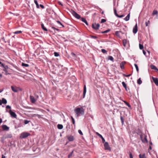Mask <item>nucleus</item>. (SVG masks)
Masks as SVG:
<instances>
[{
    "label": "nucleus",
    "mask_w": 158,
    "mask_h": 158,
    "mask_svg": "<svg viewBox=\"0 0 158 158\" xmlns=\"http://www.w3.org/2000/svg\"><path fill=\"white\" fill-rule=\"evenodd\" d=\"M122 84L123 86V87L125 88L126 90V91H127V85H126V83H125V82L124 81L122 82Z\"/></svg>",
    "instance_id": "nucleus-22"
},
{
    "label": "nucleus",
    "mask_w": 158,
    "mask_h": 158,
    "mask_svg": "<svg viewBox=\"0 0 158 158\" xmlns=\"http://www.w3.org/2000/svg\"><path fill=\"white\" fill-rule=\"evenodd\" d=\"M106 21V20L104 19H102L101 20V23H103Z\"/></svg>",
    "instance_id": "nucleus-47"
},
{
    "label": "nucleus",
    "mask_w": 158,
    "mask_h": 158,
    "mask_svg": "<svg viewBox=\"0 0 158 158\" xmlns=\"http://www.w3.org/2000/svg\"><path fill=\"white\" fill-rule=\"evenodd\" d=\"M41 26L43 29L44 31H47L48 30L44 26L43 24H41Z\"/></svg>",
    "instance_id": "nucleus-26"
},
{
    "label": "nucleus",
    "mask_w": 158,
    "mask_h": 158,
    "mask_svg": "<svg viewBox=\"0 0 158 158\" xmlns=\"http://www.w3.org/2000/svg\"><path fill=\"white\" fill-rule=\"evenodd\" d=\"M2 127L4 131H8L9 129V127L5 125H2Z\"/></svg>",
    "instance_id": "nucleus-11"
},
{
    "label": "nucleus",
    "mask_w": 158,
    "mask_h": 158,
    "mask_svg": "<svg viewBox=\"0 0 158 158\" xmlns=\"http://www.w3.org/2000/svg\"><path fill=\"white\" fill-rule=\"evenodd\" d=\"M1 64V66L2 67H3L4 68L5 67H7V66H5L4 64H3V63H2Z\"/></svg>",
    "instance_id": "nucleus-50"
},
{
    "label": "nucleus",
    "mask_w": 158,
    "mask_h": 158,
    "mask_svg": "<svg viewBox=\"0 0 158 158\" xmlns=\"http://www.w3.org/2000/svg\"><path fill=\"white\" fill-rule=\"evenodd\" d=\"M40 6L42 9H44V6L43 5H42V4H40Z\"/></svg>",
    "instance_id": "nucleus-58"
},
{
    "label": "nucleus",
    "mask_w": 158,
    "mask_h": 158,
    "mask_svg": "<svg viewBox=\"0 0 158 158\" xmlns=\"http://www.w3.org/2000/svg\"><path fill=\"white\" fill-rule=\"evenodd\" d=\"M100 27V25L99 23H93L92 25V27L95 30H98V29Z\"/></svg>",
    "instance_id": "nucleus-5"
},
{
    "label": "nucleus",
    "mask_w": 158,
    "mask_h": 158,
    "mask_svg": "<svg viewBox=\"0 0 158 158\" xmlns=\"http://www.w3.org/2000/svg\"><path fill=\"white\" fill-rule=\"evenodd\" d=\"M129 156L130 158H133L132 154L130 152H129Z\"/></svg>",
    "instance_id": "nucleus-48"
},
{
    "label": "nucleus",
    "mask_w": 158,
    "mask_h": 158,
    "mask_svg": "<svg viewBox=\"0 0 158 158\" xmlns=\"http://www.w3.org/2000/svg\"><path fill=\"white\" fill-rule=\"evenodd\" d=\"M124 102L125 103H126V104L127 105V106H129V107H130V105H129V104L128 103H127V102H126V101H124Z\"/></svg>",
    "instance_id": "nucleus-53"
},
{
    "label": "nucleus",
    "mask_w": 158,
    "mask_h": 158,
    "mask_svg": "<svg viewBox=\"0 0 158 158\" xmlns=\"http://www.w3.org/2000/svg\"><path fill=\"white\" fill-rule=\"evenodd\" d=\"M120 68H121V69H124V64H123V63H122L120 64Z\"/></svg>",
    "instance_id": "nucleus-39"
},
{
    "label": "nucleus",
    "mask_w": 158,
    "mask_h": 158,
    "mask_svg": "<svg viewBox=\"0 0 158 158\" xmlns=\"http://www.w3.org/2000/svg\"><path fill=\"white\" fill-rule=\"evenodd\" d=\"M86 92V85H85L83 89V98H84Z\"/></svg>",
    "instance_id": "nucleus-15"
},
{
    "label": "nucleus",
    "mask_w": 158,
    "mask_h": 158,
    "mask_svg": "<svg viewBox=\"0 0 158 158\" xmlns=\"http://www.w3.org/2000/svg\"><path fill=\"white\" fill-rule=\"evenodd\" d=\"M54 56L56 57L58 56H59V54L58 53L56 52H54Z\"/></svg>",
    "instance_id": "nucleus-42"
},
{
    "label": "nucleus",
    "mask_w": 158,
    "mask_h": 158,
    "mask_svg": "<svg viewBox=\"0 0 158 158\" xmlns=\"http://www.w3.org/2000/svg\"><path fill=\"white\" fill-rule=\"evenodd\" d=\"M150 24V21L148 20L145 22V25L146 26H148Z\"/></svg>",
    "instance_id": "nucleus-40"
},
{
    "label": "nucleus",
    "mask_w": 158,
    "mask_h": 158,
    "mask_svg": "<svg viewBox=\"0 0 158 158\" xmlns=\"http://www.w3.org/2000/svg\"><path fill=\"white\" fill-rule=\"evenodd\" d=\"M143 54L145 55L146 53V52L145 51H144L143 50Z\"/></svg>",
    "instance_id": "nucleus-62"
},
{
    "label": "nucleus",
    "mask_w": 158,
    "mask_h": 158,
    "mask_svg": "<svg viewBox=\"0 0 158 158\" xmlns=\"http://www.w3.org/2000/svg\"><path fill=\"white\" fill-rule=\"evenodd\" d=\"M30 99L32 103H35L36 101V100L35 99L34 97L32 96H30Z\"/></svg>",
    "instance_id": "nucleus-13"
},
{
    "label": "nucleus",
    "mask_w": 158,
    "mask_h": 158,
    "mask_svg": "<svg viewBox=\"0 0 158 158\" xmlns=\"http://www.w3.org/2000/svg\"><path fill=\"white\" fill-rule=\"evenodd\" d=\"M22 31H15V32H14V33L15 34H19V33H22Z\"/></svg>",
    "instance_id": "nucleus-36"
},
{
    "label": "nucleus",
    "mask_w": 158,
    "mask_h": 158,
    "mask_svg": "<svg viewBox=\"0 0 158 158\" xmlns=\"http://www.w3.org/2000/svg\"><path fill=\"white\" fill-rule=\"evenodd\" d=\"M140 138L142 141L143 143H147L148 140L147 138V136L144 134H141L140 135Z\"/></svg>",
    "instance_id": "nucleus-2"
},
{
    "label": "nucleus",
    "mask_w": 158,
    "mask_h": 158,
    "mask_svg": "<svg viewBox=\"0 0 158 158\" xmlns=\"http://www.w3.org/2000/svg\"><path fill=\"white\" fill-rule=\"evenodd\" d=\"M6 137V139L10 138L12 137V135L11 134L7 133L4 135Z\"/></svg>",
    "instance_id": "nucleus-16"
},
{
    "label": "nucleus",
    "mask_w": 158,
    "mask_h": 158,
    "mask_svg": "<svg viewBox=\"0 0 158 158\" xmlns=\"http://www.w3.org/2000/svg\"><path fill=\"white\" fill-rule=\"evenodd\" d=\"M139 158H146L144 154L142 155L140 154L139 155Z\"/></svg>",
    "instance_id": "nucleus-33"
},
{
    "label": "nucleus",
    "mask_w": 158,
    "mask_h": 158,
    "mask_svg": "<svg viewBox=\"0 0 158 158\" xmlns=\"http://www.w3.org/2000/svg\"><path fill=\"white\" fill-rule=\"evenodd\" d=\"M6 109H10L11 107L9 105H7L6 106Z\"/></svg>",
    "instance_id": "nucleus-56"
},
{
    "label": "nucleus",
    "mask_w": 158,
    "mask_h": 158,
    "mask_svg": "<svg viewBox=\"0 0 158 158\" xmlns=\"http://www.w3.org/2000/svg\"><path fill=\"white\" fill-rule=\"evenodd\" d=\"M57 127L59 129H61L63 128V126L62 124H58L57 125Z\"/></svg>",
    "instance_id": "nucleus-24"
},
{
    "label": "nucleus",
    "mask_w": 158,
    "mask_h": 158,
    "mask_svg": "<svg viewBox=\"0 0 158 158\" xmlns=\"http://www.w3.org/2000/svg\"><path fill=\"white\" fill-rule=\"evenodd\" d=\"M96 134H97V135H98L100 138H101L102 139V142L103 143L104 142H105V139L103 138L101 134H99L98 132H96Z\"/></svg>",
    "instance_id": "nucleus-17"
},
{
    "label": "nucleus",
    "mask_w": 158,
    "mask_h": 158,
    "mask_svg": "<svg viewBox=\"0 0 158 158\" xmlns=\"http://www.w3.org/2000/svg\"><path fill=\"white\" fill-rule=\"evenodd\" d=\"M138 31L137 24L136 23L133 28V32L134 34H136Z\"/></svg>",
    "instance_id": "nucleus-9"
},
{
    "label": "nucleus",
    "mask_w": 158,
    "mask_h": 158,
    "mask_svg": "<svg viewBox=\"0 0 158 158\" xmlns=\"http://www.w3.org/2000/svg\"><path fill=\"white\" fill-rule=\"evenodd\" d=\"M108 59L109 60H110L112 61H114V58H113V57L111 56H109L108 57Z\"/></svg>",
    "instance_id": "nucleus-28"
},
{
    "label": "nucleus",
    "mask_w": 158,
    "mask_h": 158,
    "mask_svg": "<svg viewBox=\"0 0 158 158\" xmlns=\"http://www.w3.org/2000/svg\"><path fill=\"white\" fill-rule=\"evenodd\" d=\"M52 28L53 29H54V30H57V31H59V29H57V28H55V27H52Z\"/></svg>",
    "instance_id": "nucleus-60"
},
{
    "label": "nucleus",
    "mask_w": 158,
    "mask_h": 158,
    "mask_svg": "<svg viewBox=\"0 0 158 158\" xmlns=\"http://www.w3.org/2000/svg\"><path fill=\"white\" fill-rule=\"evenodd\" d=\"M130 13H129L127 16L124 19L126 21H128L130 18Z\"/></svg>",
    "instance_id": "nucleus-21"
},
{
    "label": "nucleus",
    "mask_w": 158,
    "mask_h": 158,
    "mask_svg": "<svg viewBox=\"0 0 158 158\" xmlns=\"http://www.w3.org/2000/svg\"><path fill=\"white\" fill-rule=\"evenodd\" d=\"M91 37L93 38H94V39H96V38H97V36H91Z\"/></svg>",
    "instance_id": "nucleus-59"
},
{
    "label": "nucleus",
    "mask_w": 158,
    "mask_h": 158,
    "mask_svg": "<svg viewBox=\"0 0 158 158\" xmlns=\"http://www.w3.org/2000/svg\"><path fill=\"white\" fill-rule=\"evenodd\" d=\"M121 32L120 31H116L115 32V35H116L118 36V37H119L120 38V35H119V33Z\"/></svg>",
    "instance_id": "nucleus-27"
},
{
    "label": "nucleus",
    "mask_w": 158,
    "mask_h": 158,
    "mask_svg": "<svg viewBox=\"0 0 158 158\" xmlns=\"http://www.w3.org/2000/svg\"><path fill=\"white\" fill-rule=\"evenodd\" d=\"M157 13H158V12L157 10H154L152 14L153 15H155L157 14Z\"/></svg>",
    "instance_id": "nucleus-38"
},
{
    "label": "nucleus",
    "mask_w": 158,
    "mask_h": 158,
    "mask_svg": "<svg viewBox=\"0 0 158 158\" xmlns=\"http://www.w3.org/2000/svg\"><path fill=\"white\" fill-rule=\"evenodd\" d=\"M78 132L81 135H83V133L80 130H78Z\"/></svg>",
    "instance_id": "nucleus-49"
},
{
    "label": "nucleus",
    "mask_w": 158,
    "mask_h": 158,
    "mask_svg": "<svg viewBox=\"0 0 158 158\" xmlns=\"http://www.w3.org/2000/svg\"><path fill=\"white\" fill-rule=\"evenodd\" d=\"M17 87L16 86H11V87L12 90L15 92H18V90L17 89Z\"/></svg>",
    "instance_id": "nucleus-12"
},
{
    "label": "nucleus",
    "mask_w": 158,
    "mask_h": 158,
    "mask_svg": "<svg viewBox=\"0 0 158 158\" xmlns=\"http://www.w3.org/2000/svg\"><path fill=\"white\" fill-rule=\"evenodd\" d=\"M139 48L140 49H142L143 48V45L141 44H139Z\"/></svg>",
    "instance_id": "nucleus-37"
},
{
    "label": "nucleus",
    "mask_w": 158,
    "mask_h": 158,
    "mask_svg": "<svg viewBox=\"0 0 158 158\" xmlns=\"http://www.w3.org/2000/svg\"><path fill=\"white\" fill-rule=\"evenodd\" d=\"M30 135V134L28 132H23L21 134L20 137L22 139H24Z\"/></svg>",
    "instance_id": "nucleus-3"
},
{
    "label": "nucleus",
    "mask_w": 158,
    "mask_h": 158,
    "mask_svg": "<svg viewBox=\"0 0 158 158\" xmlns=\"http://www.w3.org/2000/svg\"><path fill=\"white\" fill-rule=\"evenodd\" d=\"M73 151H72L71 152V153L69 154L68 155V157L69 158L70 156H72V153H73Z\"/></svg>",
    "instance_id": "nucleus-52"
},
{
    "label": "nucleus",
    "mask_w": 158,
    "mask_h": 158,
    "mask_svg": "<svg viewBox=\"0 0 158 158\" xmlns=\"http://www.w3.org/2000/svg\"><path fill=\"white\" fill-rule=\"evenodd\" d=\"M120 119L121 121V123H122V124L123 125L124 123V119L123 117L122 116L120 117Z\"/></svg>",
    "instance_id": "nucleus-34"
},
{
    "label": "nucleus",
    "mask_w": 158,
    "mask_h": 158,
    "mask_svg": "<svg viewBox=\"0 0 158 158\" xmlns=\"http://www.w3.org/2000/svg\"><path fill=\"white\" fill-rule=\"evenodd\" d=\"M114 13L115 15L117 17V16H118V15L117 13V10H116V9L115 8H114Z\"/></svg>",
    "instance_id": "nucleus-32"
},
{
    "label": "nucleus",
    "mask_w": 158,
    "mask_h": 158,
    "mask_svg": "<svg viewBox=\"0 0 158 158\" xmlns=\"http://www.w3.org/2000/svg\"><path fill=\"white\" fill-rule=\"evenodd\" d=\"M137 82V83L139 84H141L142 83V81L141 80L140 78L138 80Z\"/></svg>",
    "instance_id": "nucleus-31"
},
{
    "label": "nucleus",
    "mask_w": 158,
    "mask_h": 158,
    "mask_svg": "<svg viewBox=\"0 0 158 158\" xmlns=\"http://www.w3.org/2000/svg\"><path fill=\"white\" fill-rule=\"evenodd\" d=\"M58 4H59V5H60L62 6H63V4L61 3V2H58Z\"/></svg>",
    "instance_id": "nucleus-63"
},
{
    "label": "nucleus",
    "mask_w": 158,
    "mask_h": 158,
    "mask_svg": "<svg viewBox=\"0 0 158 158\" xmlns=\"http://www.w3.org/2000/svg\"><path fill=\"white\" fill-rule=\"evenodd\" d=\"M34 3L36 5L37 8H39V6L37 0H34Z\"/></svg>",
    "instance_id": "nucleus-25"
},
{
    "label": "nucleus",
    "mask_w": 158,
    "mask_h": 158,
    "mask_svg": "<svg viewBox=\"0 0 158 158\" xmlns=\"http://www.w3.org/2000/svg\"><path fill=\"white\" fill-rule=\"evenodd\" d=\"M6 139V138L5 135H3L2 137L0 138L1 142L2 143H4L5 139Z\"/></svg>",
    "instance_id": "nucleus-14"
},
{
    "label": "nucleus",
    "mask_w": 158,
    "mask_h": 158,
    "mask_svg": "<svg viewBox=\"0 0 158 158\" xmlns=\"http://www.w3.org/2000/svg\"><path fill=\"white\" fill-rule=\"evenodd\" d=\"M110 31V29H108V30H106V31H104L102 32L101 33H108Z\"/></svg>",
    "instance_id": "nucleus-35"
},
{
    "label": "nucleus",
    "mask_w": 158,
    "mask_h": 158,
    "mask_svg": "<svg viewBox=\"0 0 158 158\" xmlns=\"http://www.w3.org/2000/svg\"><path fill=\"white\" fill-rule=\"evenodd\" d=\"M30 122V121H28L27 120H24V123L25 124H27V123H28Z\"/></svg>",
    "instance_id": "nucleus-46"
},
{
    "label": "nucleus",
    "mask_w": 158,
    "mask_h": 158,
    "mask_svg": "<svg viewBox=\"0 0 158 158\" xmlns=\"http://www.w3.org/2000/svg\"><path fill=\"white\" fill-rule=\"evenodd\" d=\"M2 158H6V157L3 155H2Z\"/></svg>",
    "instance_id": "nucleus-64"
},
{
    "label": "nucleus",
    "mask_w": 158,
    "mask_h": 158,
    "mask_svg": "<svg viewBox=\"0 0 158 158\" xmlns=\"http://www.w3.org/2000/svg\"><path fill=\"white\" fill-rule=\"evenodd\" d=\"M124 16V15H118L117 17L120 18H121L123 17Z\"/></svg>",
    "instance_id": "nucleus-54"
},
{
    "label": "nucleus",
    "mask_w": 158,
    "mask_h": 158,
    "mask_svg": "<svg viewBox=\"0 0 158 158\" xmlns=\"http://www.w3.org/2000/svg\"><path fill=\"white\" fill-rule=\"evenodd\" d=\"M81 20L82 22H84L86 25H88V23L87 21L85 19V18H81Z\"/></svg>",
    "instance_id": "nucleus-20"
},
{
    "label": "nucleus",
    "mask_w": 158,
    "mask_h": 158,
    "mask_svg": "<svg viewBox=\"0 0 158 158\" xmlns=\"http://www.w3.org/2000/svg\"><path fill=\"white\" fill-rule=\"evenodd\" d=\"M22 66L25 67H28L29 66V65L28 64H26L23 63L22 64Z\"/></svg>",
    "instance_id": "nucleus-30"
},
{
    "label": "nucleus",
    "mask_w": 158,
    "mask_h": 158,
    "mask_svg": "<svg viewBox=\"0 0 158 158\" xmlns=\"http://www.w3.org/2000/svg\"><path fill=\"white\" fill-rule=\"evenodd\" d=\"M150 67L152 69L158 71V69L154 65L151 64L150 65Z\"/></svg>",
    "instance_id": "nucleus-19"
},
{
    "label": "nucleus",
    "mask_w": 158,
    "mask_h": 158,
    "mask_svg": "<svg viewBox=\"0 0 158 158\" xmlns=\"http://www.w3.org/2000/svg\"><path fill=\"white\" fill-rule=\"evenodd\" d=\"M127 42V40L125 39H124L123 40V44L124 46H126Z\"/></svg>",
    "instance_id": "nucleus-29"
},
{
    "label": "nucleus",
    "mask_w": 158,
    "mask_h": 158,
    "mask_svg": "<svg viewBox=\"0 0 158 158\" xmlns=\"http://www.w3.org/2000/svg\"><path fill=\"white\" fill-rule=\"evenodd\" d=\"M67 137L69 141H73L74 139V136L72 135L67 136Z\"/></svg>",
    "instance_id": "nucleus-7"
},
{
    "label": "nucleus",
    "mask_w": 158,
    "mask_h": 158,
    "mask_svg": "<svg viewBox=\"0 0 158 158\" xmlns=\"http://www.w3.org/2000/svg\"><path fill=\"white\" fill-rule=\"evenodd\" d=\"M17 89H18V90H19L20 91H21L22 90V89L21 88H20L19 87H18Z\"/></svg>",
    "instance_id": "nucleus-55"
},
{
    "label": "nucleus",
    "mask_w": 158,
    "mask_h": 158,
    "mask_svg": "<svg viewBox=\"0 0 158 158\" xmlns=\"http://www.w3.org/2000/svg\"><path fill=\"white\" fill-rule=\"evenodd\" d=\"M2 104L3 103L4 104H6L7 103V101L6 99H5L4 98H2Z\"/></svg>",
    "instance_id": "nucleus-23"
},
{
    "label": "nucleus",
    "mask_w": 158,
    "mask_h": 158,
    "mask_svg": "<svg viewBox=\"0 0 158 158\" xmlns=\"http://www.w3.org/2000/svg\"><path fill=\"white\" fill-rule=\"evenodd\" d=\"M2 40L5 43H6V40H5V38L4 37H3L2 38Z\"/></svg>",
    "instance_id": "nucleus-51"
},
{
    "label": "nucleus",
    "mask_w": 158,
    "mask_h": 158,
    "mask_svg": "<svg viewBox=\"0 0 158 158\" xmlns=\"http://www.w3.org/2000/svg\"><path fill=\"white\" fill-rule=\"evenodd\" d=\"M134 65L135 67V68L136 69V70L137 72H138L139 71V69H138V66L136 64H135Z\"/></svg>",
    "instance_id": "nucleus-41"
},
{
    "label": "nucleus",
    "mask_w": 158,
    "mask_h": 158,
    "mask_svg": "<svg viewBox=\"0 0 158 158\" xmlns=\"http://www.w3.org/2000/svg\"><path fill=\"white\" fill-rule=\"evenodd\" d=\"M75 111L77 116L83 115L84 113V110L82 107L76 108Z\"/></svg>",
    "instance_id": "nucleus-1"
},
{
    "label": "nucleus",
    "mask_w": 158,
    "mask_h": 158,
    "mask_svg": "<svg viewBox=\"0 0 158 158\" xmlns=\"http://www.w3.org/2000/svg\"><path fill=\"white\" fill-rule=\"evenodd\" d=\"M71 13L77 19H79L81 18L80 16L75 11L72 10L71 11Z\"/></svg>",
    "instance_id": "nucleus-4"
},
{
    "label": "nucleus",
    "mask_w": 158,
    "mask_h": 158,
    "mask_svg": "<svg viewBox=\"0 0 158 158\" xmlns=\"http://www.w3.org/2000/svg\"><path fill=\"white\" fill-rule=\"evenodd\" d=\"M131 75V74H130L129 75H124V76L126 77H128L130 76Z\"/></svg>",
    "instance_id": "nucleus-61"
},
{
    "label": "nucleus",
    "mask_w": 158,
    "mask_h": 158,
    "mask_svg": "<svg viewBox=\"0 0 158 158\" xmlns=\"http://www.w3.org/2000/svg\"><path fill=\"white\" fill-rule=\"evenodd\" d=\"M9 112L12 117L16 118L17 115L15 112L12 111L11 110H10Z\"/></svg>",
    "instance_id": "nucleus-6"
},
{
    "label": "nucleus",
    "mask_w": 158,
    "mask_h": 158,
    "mask_svg": "<svg viewBox=\"0 0 158 158\" xmlns=\"http://www.w3.org/2000/svg\"><path fill=\"white\" fill-rule=\"evenodd\" d=\"M71 54L73 56H76L75 54L74 53H73V52H72L71 53Z\"/></svg>",
    "instance_id": "nucleus-57"
},
{
    "label": "nucleus",
    "mask_w": 158,
    "mask_h": 158,
    "mask_svg": "<svg viewBox=\"0 0 158 158\" xmlns=\"http://www.w3.org/2000/svg\"><path fill=\"white\" fill-rule=\"evenodd\" d=\"M101 51L103 53H106L107 52L106 51L105 49H102Z\"/></svg>",
    "instance_id": "nucleus-44"
},
{
    "label": "nucleus",
    "mask_w": 158,
    "mask_h": 158,
    "mask_svg": "<svg viewBox=\"0 0 158 158\" xmlns=\"http://www.w3.org/2000/svg\"><path fill=\"white\" fill-rule=\"evenodd\" d=\"M71 118L72 121L73 123V124H75V120L74 118H73V117L72 116H71Z\"/></svg>",
    "instance_id": "nucleus-43"
},
{
    "label": "nucleus",
    "mask_w": 158,
    "mask_h": 158,
    "mask_svg": "<svg viewBox=\"0 0 158 158\" xmlns=\"http://www.w3.org/2000/svg\"><path fill=\"white\" fill-rule=\"evenodd\" d=\"M56 22H57L58 23V24H60V25L61 26H62L63 27H64V25L62 24V23H61L60 21H56Z\"/></svg>",
    "instance_id": "nucleus-45"
},
{
    "label": "nucleus",
    "mask_w": 158,
    "mask_h": 158,
    "mask_svg": "<svg viewBox=\"0 0 158 158\" xmlns=\"http://www.w3.org/2000/svg\"><path fill=\"white\" fill-rule=\"evenodd\" d=\"M152 79L154 82L157 86H158V79L157 78H155L152 77Z\"/></svg>",
    "instance_id": "nucleus-10"
},
{
    "label": "nucleus",
    "mask_w": 158,
    "mask_h": 158,
    "mask_svg": "<svg viewBox=\"0 0 158 158\" xmlns=\"http://www.w3.org/2000/svg\"><path fill=\"white\" fill-rule=\"evenodd\" d=\"M8 67H5L4 68V69H3V71H4L5 72V74L6 75H8V74H10L9 73H8V71H7V69L8 68Z\"/></svg>",
    "instance_id": "nucleus-18"
},
{
    "label": "nucleus",
    "mask_w": 158,
    "mask_h": 158,
    "mask_svg": "<svg viewBox=\"0 0 158 158\" xmlns=\"http://www.w3.org/2000/svg\"><path fill=\"white\" fill-rule=\"evenodd\" d=\"M104 146L105 150H110V147L108 142H106L104 144Z\"/></svg>",
    "instance_id": "nucleus-8"
}]
</instances>
